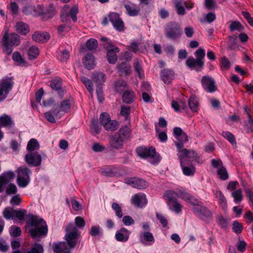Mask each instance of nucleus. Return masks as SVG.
Masks as SVG:
<instances>
[{"label":"nucleus","instance_id":"nucleus-1","mask_svg":"<svg viewBox=\"0 0 253 253\" xmlns=\"http://www.w3.org/2000/svg\"><path fill=\"white\" fill-rule=\"evenodd\" d=\"M66 233L64 239L66 242H60L53 245L55 253H71L70 250L75 247L80 237L78 229L73 223L68 224L65 228Z\"/></svg>","mask_w":253,"mask_h":253},{"label":"nucleus","instance_id":"nucleus-2","mask_svg":"<svg viewBox=\"0 0 253 253\" xmlns=\"http://www.w3.org/2000/svg\"><path fill=\"white\" fill-rule=\"evenodd\" d=\"M29 219L26 221V227L28 232L33 238L45 236L48 228L45 221L37 215H29Z\"/></svg>","mask_w":253,"mask_h":253},{"label":"nucleus","instance_id":"nucleus-3","mask_svg":"<svg viewBox=\"0 0 253 253\" xmlns=\"http://www.w3.org/2000/svg\"><path fill=\"white\" fill-rule=\"evenodd\" d=\"M194 55L196 58L189 57L186 60L185 64L191 69L200 72L204 66L205 50L202 48H200L194 52Z\"/></svg>","mask_w":253,"mask_h":253},{"label":"nucleus","instance_id":"nucleus-4","mask_svg":"<svg viewBox=\"0 0 253 253\" xmlns=\"http://www.w3.org/2000/svg\"><path fill=\"white\" fill-rule=\"evenodd\" d=\"M1 42L3 51L9 55L13 50V46L19 44L20 37L15 33L8 34L7 32H5L2 37Z\"/></svg>","mask_w":253,"mask_h":253},{"label":"nucleus","instance_id":"nucleus-5","mask_svg":"<svg viewBox=\"0 0 253 253\" xmlns=\"http://www.w3.org/2000/svg\"><path fill=\"white\" fill-rule=\"evenodd\" d=\"M165 33L168 39L175 40L181 37L182 30L177 22L172 21L167 24L165 28Z\"/></svg>","mask_w":253,"mask_h":253},{"label":"nucleus","instance_id":"nucleus-6","mask_svg":"<svg viewBox=\"0 0 253 253\" xmlns=\"http://www.w3.org/2000/svg\"><path fill=\"white\" fill-rule=\"evenodd\" d=\"M201 202L198 200L197 205H193L194 207L193 208V213L199 218L206 220L212 217L211 212L206 207L200 205Z\"/></svg>","mask_w":253,"mask_h":253},{"label":"nucleus","instance_id":"nucleus-7","mask_svg":"<svg viewBox=\"0 0 253 253\" xmlns=\"http://www.w3.org/2000/svg\"><path fill=\"white\" fill-rule=\"evenodd\" d=\"M177 156L180 161V165L184 162H186L185 159H192L193 161H195L198 163H200V159L198 154L193 150H188L183 148L182 150L179 151V154H177Z\"/></svg>","mask_w":253,"mask_h":253},{"label":"nucleus","instance_id":"nucleus-8","mask_svg":"<svg viewBox=\"0 0 253 253\" xmlns=\"http://www.w3.org/2000/svg\"><path fill=\"white\" fill-rule=\"evenodd\" d=\"M14 82L12 79H2L0 81V101L5 99L12 89Z\"/></svg>","mask_w":253,"mask_h":253},{"label":"nucleus","instance_id":"nucleus-9","mask_svg":"<svg viewBox=\"0 0 253 253\" xmlns=\"http://www.w3.org/2000/svg\"><path fill=\"white\" fill-rule=\"evenodd\" d=\"M201 84L204 89L208 92L212 93L217 89L215 80L210 76H203L201 79Z\"/></svg>","mask_w":253,"mask_h":253},{"label":"nucleus","instance_id":"nucleus-10","mask_svg":"<svg viewBox=\"0 0 253 253\" xmlns=\"http://www.w3.org/2000/svg\"><path fill=\"white\" fill-rule=\"evenodd\" d=\"M26 162L34 167H37L41 165L42 157L38 152H29L25 156Z\"/></svg>","mask_w":253,"mask_h":253},{"label":"nucleus","instance_id":"nucleus-11","mask_svg":"<svg viewBox=\"0 0 253 253\" xmlns=\"http://www.w3.org/2000/svg\"><path fill=\"white\" fill-rule=\"evenodd\" d=\"M126 183L139 189H145L148 187L146 181L136 177H130L125 179Z\"/></svg>","mask_w":253,"mask_h":253},{"label":"nucleus","instance_id":"nucleus-12","mask_svg":"<svg viewBox=\"0 0 253 253\" xmlns=\"http://www.w3.org/2000/svg\"><path fill=\"white\" fill-rule=\"evenodd\" d=\"M50 86L52 89L57 92L61 99L63 98L65 90L62 87V81L61 78L56 77L51 80Z\"/></svg>","mask_w":253,"mask_h":253},{"label":"nucleus","instance_id":"nucleus-13","mask_svg":"<svg viewBox=\"0 0 253 253\" xmlns=\"http://www.w3.org/2000/svg\"><path fill=\"white\" fill-rule=\"evenodd\" d=\"M136 153L142 158H154L156 155V150L153 147L149 148L140 147L136 149Z\"/></svg>","mask_w":253,"mask_h":253},{"label":"nucleus","instance_id":"nucleus-14","mask_svg":"<svg viewBox=\"0 0 253 253\" xmlns=\"http://www.w3.org/2000/svg\"><path fill=\"white\" fill-rule=\"evenodd\" d=\"M141 243L145 246L151 245L155 242L153 234L149 231L141 232L139 235Z\"/></svg>","mask_w":253,"mask_h":253},{"label":"nucleus","instance_id":"nucleus-15","mask_svg":"<svg viewBox=\"0 0 253 253\" xmlns=\"http://www.w3.org/2000/svg\"><path fill=\"white\" fill-rule=\"evenodd\" d=\"M131 202L134 206L142 208L147 204V200L144 194H136L132 198Z\"/></svg>","mask_w":253,"mask_h":253},{"label":"nucleus","instance_id":"nucleus-16","mask_svg":"<svg viewBox=\"0 0 253 253\" xmlns=\"http://www.w3.org/2000/svg\"><path fill=\"white\" fill-rule=\"evenodd\" d=\"M123 142L124 140L121 138V136L116 133L109 137V143L113 149H120L122 148Z\"/></svg>","mask_w":253,"mask_h":253},{"label":"nucleus","instance_id":"nucleus-17","mask_svg":"<svg viewBox=\"0 0 253 253\" xmlns=\"http://www.w3.org/2000/svg\"><path fill=\"white\" fill-rule=\"evenodd\" d=\"M119 51L120 49L118 47L108 49L106 53V58L110 64H115L118 61L117 53Z\"/></svg>","mask_w":253,"mask_h":253},{"label":"nucleus","instance_id":"nucleus-18","mask_svg":"<svg viewBox=\"0 0 253 253\" xmlns=\"http://www.w3.org/2000/svg\"><path fill=\"white\" fill-rule=\"evenodd\" d=\"M14 126V122L10 116L3 114L0 117V127L10 129Z\"/></svg>","mask_w":253,"mask_h":253},{"label":"nucleus","instance_id":"nucleus-19","mask_svg":"<svg viewBox=\"0 0 253 253\" xmlns=\"http://www.w3.org/2000/svg\"><path fill=\"white\" fill-rule=\"evenodd\" d=\"M116 69L120 76H126L131 73V66L126 62L118 64Z\"/></svg>","mask_w":253,"mask_h":253},{"label":"nucleus","instance_id":"nucleus-20","mask_svg":"<svg viewBox=\"0 0 253 253\" xmlns=\"http://www.w3.org/2000/svg\"><path fill=\"white\" fill-rule=\"evenodd\" d=\"M160 75L162 80L167 84H170L174 78L173 71L168 69H164L162 70Z\"/></svg>","mask_w":253,"mask_h":253},{"label":"nucleus","instance_id":"nucleus-21","mask_svg":"<svg viewBox=\"0 0 253 253\" xmlns=\"http://www.w3.org/2000/svg\"><path fill=\"white\" fill-rule=\"evenodd\" d=\"M32 39L37 42H46L50 39V35L45 32H36L32 35Z\"/></svg>","mask_w":253,"mask_h":253},{"label":"nucleus","instance_id":"nucleus-22","mask_svg":"<svg viewBox=\"0 0 253 253\" xmlns=\"http://www.w3.org/2000/svg\"><path fill=\"white\" fill-rule=\"evenodd\" d=\"M178 198H181L188 203L191 204L192 205L198 204V200L196 198L184 190L179 191L178 192Z\"/></svg>","mask_w":253,"mask_h":253},{"label":"nucleus","instance_id":"nucleus-23","mask_svg":"<svg viewBox=\"0 0 253 253\" xmlns=\"http://www.w3.org/2000/svg\"><path fill=\"white\" fill-rule=\"evenodd\" d=\"M83 62L85 68L92 69L95 65V57L92 54L88 53L83 58Z\"/></svg>","mask_w":253,"mask_h":253},{"label":"nucleus","instance_id":"nucleus-24","mask_svg":"<svg viewBox=\"0 0 253 253\" xmlns=\"http://www.w3.org/2000/svg\"><path fill=\"white\" fill-rule=\"evenodd\" d=\"M130 232L125 228H122L116 233L115 237L117 241L126 242L129 237Z\"/></svg>","mask_w":253,"mask_h":253},{"label":"nucleus","instance_id":"nucleus-25","mask_svg":"<svg viewBox=\"0 0 253 253\" xmlns=\"http://www.w3.org/2000/svg\"><path fill=\"white\" fill-rule=\"evenodd\" d=\"M86 47L82 45L80 49V52H84L87 50L86 48L89 50H95L98 46V42L94 39H90L86 42Z\"/></svg>","mask_w":253,"mask_h":253},{"label":"nucleus","instance_id":"nucleus-26","mask_svg":"<svg viewBox=\"0 0 253 253\" xmlns=\"http://www.w3.org/2000/svg\"><path fill=\"white\" fill-rule=\"evenodd\" d=\"M163 197L167 200L168 205H170L171 203L177 201V198H178V193L172 190H168L165 192Z\"/></svg>","mask_w":253,"mask_h":253},{"label":"nucleus","instance_id":"nucleus-27","mask_svg":"<svg viewBox=\"0 0 253 253\" xmlns=\"http://www.w3.org/2000/svg\"><path fill=\"white\" fill-rule=\"evenodd\" d=\"M131 131L130 127L127 125H126L125 126L121 127L116 134L119 135L121 138L125 141L129 139L131 137Z\"/></svg>","mask_w":253,"mask_h":253},{"label":"nucleus","instance_id":"nucleus-28","mask_svg":"<svg viewBox=\"0 0 253 253\" xmlns=\"http://www.w3.org/2000/svg\"><path fill=\"white\" fill-rule=\"evenodd\" d=\"M15 29L17 32L22 35H26L30 31L28 25L23 22H18L16 24Z\"/></svg>","mask_w":253,"mask_h":253},{"label":"nucleus","instance_id":"nucleus-29","mask_svg":"<svg viewBox=\"0 0 253 253\" xmlns=\"http://www.w3.org/2000/svg\"><path fill=\"white\" fill-rule=\"evenodd\" d=\"M125 7L127 11V14L130 16H137L140 11L139 6L135 4H132V5L125 4Z\"/></svg>","mask_w":253,"mask_h":253},{"label":"nucleus","instance_id":"nucleus-30","mask_svg":"<svg viewBox=\"0 0 253 253\" xmlns=\"http://www.w3.org/2000/svg\"><path fill=\"white\" fill-rule=\"evenodd\" d=\"M105 74L101 72H94L92 75V79L97 84V86L102 84L105 82Z\"/></svg>","mask_w":253,"mask_h":253},{"label":"nucleus","instance_id":"nucleus-31","mask_svg":"<svg viewBox=\"0 0 253 253\" xmlns=\"http://www.w3.org/2000/svg\"><path fill=\"white\" fill-rule=\"evenodd\" d=\"M186 162L183 163L182 165H180L182 171L184 175L187 176L193 175L195 172V168L193 165H191L190 167L186 166Z\"/></svg>","mask_w":253,"mask_h":253},{"label":"nucleus","instance_id":"nucleus-32","mask_svg":"<svg viewBox=\"0 0 253 253\" xmlns=\"http://www.w3.org/2000/svg\"><path fill=\"white\" fill-rule=\"evenodd\" d=\"M114 86L117 92H121L127 87V83L125 80L120 79L115 82Z\"/></svg>","mask_w":253,"mask_h":253},{"label":"nucleus","instance_id":"nucleus-33","mask_svg":"<svg viewBox=\"0 0 253 253\" xmlns=\"http://www.w3.org/2000/svg\"><path fill=\"white\" fill-rule=\"evenodd\" d=\"M134 95L132 91L127 90L125 91L123 95V101L127 104L132 103L133 101Z\"/></svg>","mask_w":253,"mask_h":253},{"label":"nucleus","instance_id":"nucleus-34","mask_svg":"<svg viewBox=\"0 0 253 253\" xmlns=\"http://www.w3.org/2000/svg\"><path fill=\"white\" fill-rule=\"evenodd\" d=\"M133 68L135 72L138 74L140 78L143 75V70L142 67V62L138 59L134 60Z\"/></svg>","mask_w":253,"mask_h":253},{"label":"nucleus","instance_id":"nucleus-35","mask_svg":"<svg viewBox=\"0 0 253 253\" xmlns=\"http://www.w3.org/2000/svg\"><path fill=\"white\" fill-rule=\"evenodd\" d=\"M221 135L227 140L233 146L236 145V141L235 136L231 132L227 131H223Z\"/></svg>","mask_w":253,"mask_h":253},{"label":"nucleus","instance_id":"nucleus-36","mask_svg":"<svg viewBox=\"0 0 253 253\" xmlns=\"http://www.w3.org/2000/svg\"><path fill=\"white\" fill-rule=\"evenodd\" d=\"M40 148V145L38 141L34 138L30 139L28 142L27 149L29 152H33L35 150L39 149Z\"/></svg>","mask_w":253,"mask_h":253},{"label":"nucleus","instance_id":"nucleus-37","mask_svg":"<svg viewBox=\"0 0 253 253\" xmlns=\"http://www.w3.org/2000/svg\"><path fill=\"white\" fill-rule=\"evenodd\" d=\"M214 194L222 207H226V200L221 191L217 189L214 192Z\"/></svg>","mask_w":253,"mask_h":253},{"label":"nucleus","instance_id":"nucleus-38","mask_svg":"<svg viewBox=\"0 0 253 253\" xmlns=\"http://www.w3.org/2000/svg\"><path fill=\"white\" fill-rule=\"evenodd\" d=\"M12 59L16 63L17 65L19 66L23 65L26 63L25 59L22 57L20 52L15 51L12 54Z\"/></svg>","mask_w":253,"mask_h":253},{"label":"nucleus","instance_id":"nucleus-39","mask_svg":"<svg viewBox=\"0 0 253 253\" xmlns=\"http://www.w3.org/2000/svg\"><path fill=\"white\" fill-rule=\"evenodd\" d=\"M229 29L231 32L237 31L241 32L243 30V27L241 24L237 21H231V24L229 26Z\"/></svg>","mask_w":253,"mask_h":253},{"label":"nucleus","instance_id":"nucleus-40","mask_svg":"<svg viewBox=\"0 0 253 253\" xmlns=\"http://www.w3.org/2000/svg\"><path fill=\"white\" fill-rule=\"evenodd\" d=\"M31 171L27 167H20L17 169L18 175L17 177H26L30 176L29 174Z\"/></svg>","mask_w":253,"mask_h":253},{"label":"nucleus","instance_id":"nucleus-41","mask_svg":"<svg viewBox=\"0 0 253 253\" xmlns=\"http://www.w3.org/2000/svg\"><path fill=\"white\" fill-rule=\"evenodd\" d=\"M104 127L108 131H115L118 127V124L117 121L110 120L108 123L105 124Z\"/></svg>","mask_w":253,"mask_h":253},{"label":"nucleus","instance_id":"nucleus-42","mask_svg":"<svg viewBox=\"0 0 253 253\" xmlns=\"http://www.w3.org/2000/svg\"><path fill=\"white\" fill-rule=\"evenodd\" d=\"M188 105L193 112H197L198 109V102L195 96H192L189 99Z\"/></svg>","mask_w":253,"mask_h":253},{"label":"nucleus","instance_id":"nucleus-43","mask_svg":"<svg viewBox=\"0 0 253 253\" xmlns=\"http://www.w3.org/2000/svg\"><path fill=\"white\" fill-rule=\"evenodd\" d=\"M175 7L178 15H183L186 11L184 7L182 5L181 0H175L174 1Z\"/></svg>","mask_w":253,"mask_h":253},{"label":"nucleus","instance_id":"nucleus-44","mask_svg":"<svg viewBox=\"0 0 253 253\" xmlns=\"http://www.w3.org/2000/svg\"><path fill=\"white\" fill-rule=\"evenodd\" d=\"M39 54V50L38 47L32 46L28 51L29 59L32 60L36 58Z\"/></svg>","mask_w":253,"mask_h":253},{"label":"nucleus","instance_id":"nucleus-45","mask_svg":"<svg viewBox=\"0 0 253 253\" xmlns=\"http://www.w3.org/2000/svg\"><path fill=\"white\" fill-rule=\"evenodd\" d=\"M81 80L84 84L89 92L92 93L93 91V84L91 81L84 76L81 77Z\"/></svg>","mask_w":253,"mask_h":253},{"label":"nucleus","instance_id":"nucleus-46","mask_svg":"<svg viewBox=\"0 0 253 253\" xmlns=\"http://www.w3.org/2000/svg\"><path fill=\"white\" fill-rule=\"evenodd\" d=\"M60 108L64 113H67L71 108L70 101L69 99L63 100L60 103Z\"/></svg>","mask_w":253,"mask_h":253},{"label":"nucleus","instance_id":"nucleus-47","mask_svg":"<svg viewBox=\"0 0 253 253\" xmlns=\"http://www.w3.org/2000/svg\"><path fill=\"white\" fill-rule=\"evenodd\" d=\"M168 206L170 210L174 211L176 213H178L181 211L182 207L178 201L172 202L170 205Z\"/></svg>","mask_w":253,"mask_h":253},{"label":"nucleus","instance_id":"nucleus-48","mask_svg":"<svg viewBox=\"0 0 253 253\" xmlns=\"http://www.w3.org/2000/svg\"><path fill=\"white\" fill-rule=\"evenodd\" d=\"M232 196L234 198V202L236 203H239L243 200L242 192L241 189L234 191L232 193Z\"/></svg>","mask_w":253,"mask_h":253},{"label":"nucleus","instance_id":"nucleus-49","mask_svg":"<svg viewBox=\"0 0 253 253\" xmlns=\"http://www.w3.org/2000/svg\"><path fill=\"white\" fill-rule=\"evenodd\" d=\"M101 42L103 43H102V46L104 48L108 51V49H111L114 47H115L114 45L113 44L112 42L108 38L105 37H103L101 39Z\"/></svg>","mask_w":253,"mask_h":253},{"label":"nucleus","instance_id":"nucleus-50","mask_svg":"<svg viewBox=\"0 0 253 253\" xmlns=\"http://www.w3.org/2000/svg\"><path fill=\"white\" fill-rule=\"evenodd\" d=\"M15 210L11 208H7L3 211V215L6 219L13 218L14 216Z\"/></svg>","mask_w":253,"mask_h":253},{"label":"nucleus","instance_id":"nucleus-51","mask_svg":"<svg viewBox=\"0 0 253 253\" xmlns=\"http://www.w3.org/2000/svg\"><path fill=\"white\" fill-rule=\"evenodd\" d=\"M217 174L219 175L220 178L222 180H225L228 178V174L224 167L222 166L218 169Z\"/></svg>","mask_w":253,"mask_h":253},{"label":"nucleus","instance_id":"nucleus-52","mask_svg":"<svg viewBox=\"0 0 253 253\" xmlns=\"http://www.w3.org/2000/svg\"><path fill=\"white\" fill-rule=\"evenodd\" d=\"M30 180V176L26 177H17V182L20 187H25L29 183Z\"/></svg>","mask_w":253,"mask_h":253},{"label":"nucleus","instance_id":"nucleus-53","mask_svg":"<svg viewBox=\"0 0 253 253\" xmlns=\"http://www.w3.org/2000/svg\"><path fill=\"white\" fill-rule=\"evenodd\" d=\"M43 249L42 245L39 243H35L31 248V250L27 253H43Z\"/></svg>","mask_w":253,"mask_h":253},{"label":"nucleus","instance_id":"nucleus-54","mask_svg":"<svg viewBox=\"0 0 253 253\" xmlns=\"http://www.w3.org/2000/svg\"><path fill=\"white\" fill-rule=\"evenodd\" d=\"M231 63L227 58L223 57L220 60V68L221 70H227L229 69Z\"/></svg>","mask_w":253,"mask_h":253},{"label":"nucleus","instance_id":"nucleus-55","mask_svg":"<svg viewBox=\"0 0 253 253\" xmlns=\"http://www.w3.org/2000/svg\"><path fill=\"white\" fill-rule=\"evenodd\" d=\"M232 229L236 234H240L242 232L243 226L242 223L238 221H234L232 224Z\"/></svg>","mask_w":253,"mask_h":253},{"label":"nucleus","instance_id":"nucleus-56","mask_svg":"<svg viewBox=\"0 0 253 253\" xmlns=\"http://www.w3.org/2000/svg\"><path fill=\"white\" fill-rule=\"evenodd\" d=\"M75 226L77 227V229L82 228L85 225L84 219L81 216H77L75 219Z\"/></svg>","mask_w":253,"mask_h":253},{"label":"nucleus","instance_id":"nucleus-57","mask_svg":"<svg viewBox=\"0 0 253 253\" xmlns=\"http://www.w3.org/2000/svg\"><path fill=\"white\" fill-rule=\"evenodd\" d=\"M130 111V108L129 106L124 105L122 106L120 114L125 117L126 120H127L128 119Z\"/></svg>","mask_w":253,"mask_h":253},{"label":"nucleus","instance_id":"nucleus-58","mask_svg":"<svg viewBox=\"0 0 253 253\" xmlns=\"http://www.w3.org/2000/svg\"><path fill=\"white\" fill-rule=\"evenodd\" d=\"M91 129L92 132L95 134H98L100 132V127L98 125V120L97 119H93L91 122Z\"/></svg>","mask_w":253,"mask_h":253},{"label":"nucleus","instance_id":"nucleus-59","mask_svg":"<svg viewBox=\"0 0 253 253\" xmlns=\"http://www.w3.org/2000/svg\"><path fill=\"white\" fill-rule=\"evenodd\" d=\"M112 209L115 211L116 215L119 217L121 218L123 216V212L121 207L117 203H114L112 205Z\"/></svg>","mask_w":253,"mask_h":253},{"label":"nucleus","instance_id":"nucleus-60","mask_svg":"<svg viewBox=\"0 0 253 253\" xmlns=\"http://www.w3.org/2000/svg\"><path fill=\"white\" fill-rule=\"evenodd\" d=\"M110 120V116L107 113H102L101 114L99 121L100 123L103 126H105V124L108 123Z\"/></svg>","mask_w":253,"mask_h":253},{"label":"nucleus","instance_id":"nucleus-61","mask_svg":"<svg viewBox=\"0 0 253 253\" xmlns=\"http://www.w3.org/2000/svg\"><path fill=\"white\" fill-rule=\"evenodd\" d=\"M10 234L13 237L19 236L21 234V230L20 227L12 226L11 227Z\"/></svg>","mask_w":253,"mask_h":253},{"label":"nucleus","instance_id":"nucleus-62","mask_svg":"<svg viewBox=\"0 0 253 253\" xmlns=\"http://www.w3.org/2000/svg\"><path fill=\"white\" fill-rule=\"evenodd\" d=\"M54 13L55 9L51 5L47 7L45 11L42 12L44 16L48 18H51L54 14Z\"/></svg>","mask_w":253,"mask_h":253},{"label":"nucleus","instance_id":"nucleus-63","mask_svg":"<svg viewBox=\"0 0 253 253\" xmlns=\"http://www.w3.org/2000/svg\"><path fill=\"white\" fill-rule=\"evenodd\" d=\"M17 191V189L15 184L10 183L8 185L6 189V194L7 195H10L15 194Z\"/></svg>","mask_w":253,"mask_h":253},{"label":"nucleus","instance_id":"nucleus-64","mask_svg":"<svg viewBox=\"0 0 253 253\" xmlns=\"http://www.w3.org/2000/svg\"><path fill=\"white\" fill-rule=\"evenodd\" d=\"M113 25L117 31H122L124 30V23L121 18Z\"/></svg>","mask_w":253,"mask_h":253}]
</instances>
